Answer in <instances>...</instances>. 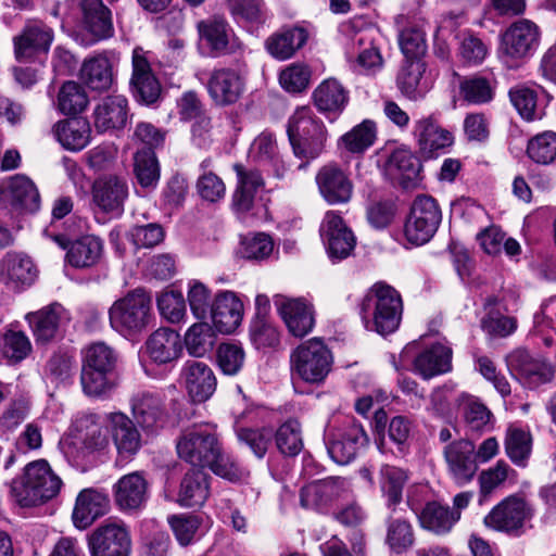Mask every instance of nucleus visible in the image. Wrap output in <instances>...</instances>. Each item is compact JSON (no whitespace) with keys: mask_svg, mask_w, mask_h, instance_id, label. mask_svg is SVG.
<instances>
[{"mask_svg":"<svg viewBox=\"0 0 556 556\" xmlns=\"http://www.w3.org/2000/svg\"><path fill=\"white\" fill-rule=\"evenodd\" d=\"M420 169L421 163L418 157L405 148L393 151L387 162L388 173L393 178L399 179L405 188L418 178Z\"/></svg>","mask_w":556,"mask_h":556,"instance_id":"36","label":"nucleus"},{"mask_svg":"<svg viewBox=\"0 0 556 556\" xmlns=\"http://www.w3.org/2000/svg\"><path fill=\"white\" fill-rule=\"evenodd\" d=\"M418 518L424 529L437 535H444L451 532L460 519V513L452 510L450 506L440 502L432 501L424 506Z\"/></svg>","mask_w":556,"mask_h":556,"instance_id":"30","label":"nucleus"},{"mask_svg":"<svg viewBox=\"0 0 556 556\" xmlns=\"http://www.w3.org/2000/svg\"><path fill=\"white\" fill-rule=\"evenodd\" d=\"M412 424L404 416H395L391 419L388 428V438L395 446L389 447L388 442L382 439L378 442V448L382 454L392 453L395 457H404L409 451Z\"/></svg>","mask_w":556,"mask_h":556,"instance_id":"42","label":"nucleus"},{"mask_svg":"<svg viewBox=\"0 0 556 556\" xmlns=\"http://www.w3.org/2000/svg\"><path fill=\"white\" fill-rule=\"evenodd\" d=\"M415 134L418 138L419 150L427 159L433 157L439 151L453 143V135L442 128L433 116L418 121Z\"/></svg>","mask_w":556,"mask_h":556,"instance_id":"26","label":"nucleus"},{"mask_svg":"<svg viewBox=\"0 0 556 556\" xmlns=\"http://www.w3.org/2000/svg\"><path fill=\"white\" fill-rule=\"evenodd\" d=\"M52 31L42 24H29L13 38L14 55L21 63L33 62L49 51Z\"/></svg>","mask_w":556,"mask_h":556,"instance_id":"17","label":"nucleus"},{"mask_svg":"<svg viewBox=\"0 0 556 556\" xmlns=\"http://www.w3.org/2000/svg\"><path fill=\"white\" fill-rule=\"evenodd\" d=\"M83 25L86 45H92L104 38V4L102 0H81Z\"/></svg>","mask_w":556,"mask_h":556,"instance_id":"41","label":"nucleus"},{"mask_svg":"<svg viewBox=\"0 0 556 556\" xmlns=\"http://www.w3.org/2000/svg\"><path fill=\"white\" fill-rule=\"evenodd\" d=\"M1 276L8 287L20 290L35 281L37 270L28 256L8 253L2 260Z\"/></svg>","mask_w":556,"mask_h":556,"instance_id":"28","label":"nucleus"},{"mask_svg":"<svg viewBox=\"0 0 556 556\" xmlns=\"http://www.w3.org/2000/svg\"><path fill=\"white\" fill-rule=\"evenodd\" d=\"M178 456L199 468H210L229 481L241 479V467L223 453L214 426L195 425L182 431L176 444Z\"/></svg>","mask_w":556,"mask_h":556,"instance_id":"1","label":"nucleus"},{"mask_svg":"<svg viewBox=\"0 0 556 556\" xmlns=\"http://www.w3.org/2000/svg\"><path fill=\"white\" fill-rule=\"evenodd\" d=\"M505 453L518 467H526L532 452V435L530 431L509 426L504 439Z\"/></svg>","mask_w":556,"mask_h":556,"instance_id":"38","label":"nucleus"},{"mask_svg":"<svg viewBox=\"0 0 556 556\" xmlns=\"http://www.w3.org/2000/svg\"><path fill=\"white\" fill-rule=\"evenodd\" d=\"M144 353L156 365H166L177 361L182 351L180 334L167 327L153 331L144 342Z\"/></svg>","mask_w":556,"mask_h":556,"instance_id":"20","label":"nucleus"},{"mask_svg":"<svg viewBox=\"0 0 556 556\" xmlns=\"http://www.w3.org/2000/svg\"><path fill=\"white\" fill-rule=\"evenodd\" d=\"M88 102L85 89L76 81H65L58 92V109L65 115L81 113Z\"/></svg>","mask_w":556,"mask_h":556,"instance_id":"46","label":"nucleus"},{"mask_svg":"<svg viewBox=\"0 0 556 556\" xmlns=\"http://www.w3.org/2000/svg\"><path fill=\"white\" fill-rule=\"evenodd\" d=\"M129 124L128 101L123 94L106 96V132L121 138Z\"/></svg>","mask_w":556,"mask_h":556,"instance_id":"45","label":"nucleus"},{"mask_svg":"<svg viewBox=\"0 0 556 556\" xmlns=\"http://www.w3.org/2000/svg\"><path fill=\"white\" fill-rule=\"evenodd\" d=\"M101 252V240L98 237L87 235L71 243L66 260L74 267H89L98 262Z\"/></svg>","mask_w":556,"mask_h":556,"instance_id":"40","label":"nucleus"},{"mask_svg":"<svg viewBox=\"0 0 556 556\" xmlns=\"http://www.w3.org/2000/svg\"><path fill=\"white\" fill-rule=\"evenodd\" d=\"M447 473L460 486L470 482L478 471L475 443L468 439H456L443 447Z\"/></svg>","mask_w":556,"mask_h":556,"instance_id":"12","label":"nucleus"},{"mask_svg":"<svg viewBox=\"0 0 556 556\" xmlns=\"http://www.w3.org/2000/svg\"><path fill=\"white\" fill-rule=\"evenodd\" d=\"M31 352V344L27 336L22 331L8 330L3 334L1 353L10 364H17L25 359Z\"/></svg>","mask_w":556,"mask_h":556,"instance_id":"54","label":"nucleus"},{"mask_svg":"<svg viewBox=\"0 0 556 556\" xmlns=\"http://www.w3.org/2000/svg\"><path fill=\"white\" fill-rule=\"evenodd\" d=\"M217 365L227 376H236L244 365L245 353L241 345L222 343L216 352Z\"/></svg>","mask_w":556,"mask_h":556,"instance_id":"57","label":"nucleus"},{"mask_svg":"<svg viewBox=\"0 0 556 556\" xmlns=\"http://www.w3.org/2000/svg\"><path fill=\"white\" fill-rule=\"evenodd\" d=\"M276 445L286 456H295L303 448L302 429L296 419H288L275 432Z\"/></svg>","mask_w":556,"mask_h":556,"instance_id":"49","label":"nucleus"},{"mask_svg":"<svg viewBox=\"0 0 556 556\" xmlns=\"http://www.w3.org/2000/svg\"><path fill=\"white\" fill-rule=\"evenodd\" d=\"M233 168L239 179L233 194V205L241 212H248L252 208L255 194L264 181L257 169H247L241 164H236Z\"/></svg>","mask_w":556,"mask_h":556,"instance_id":"35","label":"nucleus"},{"mask_svg":"<svg viewBox=\"0 0 556 556\" xmlns=\"http://www.w3.org/2000/svg\"><path fill=\"white\" fill-rule=\"evenodd\" d=\"M208 494V475L202 468H192L182 477L177 501L180 506L200 507L206 502Z\"/></svg>","mask_w":556,"mask_h":556,"instance_id":"31","label":"nucleus"},{"mask_svg":"<svg viewBox=\"0 0 556 556\" xmlns=\"http://www.w3.org/2000/svg\"><path fill=\"white\" fill-rule=\"evenodd\" d=\"M534 516L533 506L521 495L513 494L502 500L484 517L486 528L510 536L526 532V523Z\"/></svg>","mask_w":556,"mask_h":556,"instance_id":"6","label":"nucleus"},{"mask_svg":"<svg viewBox=\"0 0 556 556\" xmlns=\"http://www.w3.org/2000/svg\"><path fill=\"white\" fill-rule=\"evenodd\" d=\"M463 99L472 104H484L494 97V86L491 80L480 75L465 77L459 84Z\"/></svg>","mask_w":556,"mask_h":556,"instance_id":"48","label":"nucleus"},{"mask_svg":"<svg viewBox=\"0 0 556 556\" xmlns=\"http://www.w3.org/2000/svg\"><path fill=\"white\" fill-rule=\"evenodd\" d=\"M0 201L12 210L35 212L39 208L40 195L27 176L16 174L0 182Z\"/></svg>","mask_w":556,"mask_h":556,"instance_id":"16","label":"nucleus"},{"mask_svg":"<svg viewBox=\"0 0 556 556\" xmlns=\"http://www.w3.org/2000/svg\"><path fill=\"white\" fill-rule=\"evenodd\" d=\"M453 351L442 343H434L419 352L413 361V370L429 380L452 370Z\"/></svg>","mask_w":556,"mask_h":556,"instance_id":"24","label":"nucleus"},{"mask_svg":"<svg viewBox=\"0 0 556 556\" xmlns=\"http://www.w3.org/2000/svg\"><path fill=\"white\" fill-rule=\"evenodd\" d=\"M324 441L331 459L346 465L368 444L369 439L361 424L349 420L342 427L327 429Z\"/></svg>","mask_w":556,"mask_h":556,"instance_id":"8","label":"nucleus"},{"mask_svg":"<svg viewBox=\"0 0 556 556\" xmlns=\"http://www.w3.org/2000/svg\"><path fill=\"white\" fill-rule=\"evenodd\" d=\"M216 329L223 333L233 332L243 318V304L231 291L218 293L210 313Z\"/></svg>","mask_w":556,"mask_h":556,"instance_id":"23","label":"nucleus"},{"mask_svg":"<svg viewBox=\"0 0 556 556\" xmlns=\"http://www.w3.org/2000/svg\"><path fill=\"white\" fill-rule=\"evenodd\" d=\"M134 172L141 187L154 188L160 180V166L154 151H137L134 156Z\"/></svg>","mask_w":556,"mask_h":556,"instance_id":"47","label":"nucleus"},{"mask_svg":"<svg viewBox=\"0 0 556 556\" xmlns=\"http://www.w3.org/2000/svg\"><path fill=\"white\" fill-rule=\"evenodd\" d=\"M382 490L389 505H396L402 501L403 489L408 480V472L402 468L384 465L381 468Z\"/></svg>","mask_w":556,"mask_h":556,"instance_id":"52","label":"nucleus"},{"mask_svg":"<svg viewBox=\"0 0 556 556\" xmlns=\"http://www.w3.org/2000/svg\"><path fill=\"white\" fill-rule=\"evenodd\" d=\"M274 303L292 336L303 338L313 330L315 312L308 301L277 294L274 296Z\"/></svg>","mask_w":556,"mask_h":556,"instance_id":"13","label":"nucleus"},{"mask_svg":"<svg viewBox=\"0 0 556 556\" xmlns=\"http://www.w3.org/2000/svg\"><path fill=\"white\" fill-rule=\"evenodd\" d=\"M131 410L136 421L148 430L162 427L166 419L164 400L156 392L142 391L135 394Z\"/></svg>","mask_w":556,"mask_h":556,"instance_id":"22","label":"nucleus"},{"mask_svg":"<svg viewBox=\"0 0 556 556\" xmlns=\"http://www.w3.org/2000/svg\"><path fill=\"white\" fill-rule=\"evenodd\" d=\"M540 45V29L529 20L514 22L502 35L501 58L505 62L523 61L534 54Z\"/></svg>","mask_w":556,"mask_h":556,"instance_id":"10","label":"nucleus"},{"mask_svg":"<svg viewBox=\"0 0 556 556\" xmlns=\"http://www.w3.org/2000/svg\"><path fill=\"white\" fill-rule=\"evenodd\" d=\"M86 162L90 170L99 177L93 181L91 188V205L96 218L100 220L104 215V180L102 178L104 169V148L98 146L86 154Z\"/></svg>","mask_w":556,"mask_h":556,"instance_id":"43","label":"nucleus"},{"mask_svg":"<svg viewBox=\"0 0 556 556\" xmlns=\"http://www.w3.org/2000/svg\"><path fill=\"white\" fill-rule=\"evenodd\" d=\"M508 368L528 388H538L551 382L554 367L544 359L533 358L526 350H517L507 358Z\"/></svg>","mask_w":556,"mask_h":556,"instance_id":"14","label":"nucleus"},{"mask_svg":"<svg viewBox=\"0 0 556 556\" xmlns=\"http://www.w3.org/2000/svg\"><path fill=\"white\" fill-rule=\"evenodd\" d=\"M167 522L181 546L189 545L201 526V519L191 514L170 515Z\"/></svg>","mask_w":556,"mask_h":556,"instance_id":"60","label":"nucleus"},{"mask_svg":"<svg viewBox=\"0 0 556 556\" xmlns=\"http://www.w3.org/2000/svg\"><path fill=\"white\" fill-rule=\"evenodd\" d=\"M58 141L67 150L79 151L90 139V126L81 118L61 121L54 125Z\"/></svg>","mask_w":556,"mask_h":556,"instance_id":"37","label":"nucleus"},{"mask_svg":"<svg viewBox=\"0 0 556 556\" xmlns=\"http://www.w3.org/2000/svg\"><path fill=\"white\" fill-rule=\"evenodd\" d=\"M441 220L442 213L437 201L430 195H418L405 224V236L412 243L425 244L437 232Z\"/></svg>","mask_w":556,"mask_h":556,"instance_id":"9","label":"nucleus"},{"mask_svg":"<svg viewBox=\"0 0 556 556\" xmlns=\"http://www.w3.org/2000/svg\"><path fill=\"white\" fill-rule=\"evenodd\" d=\"M110 421L112 425V437L118 455L123 460H127L139 450L140 434L134 422L124 414H112Z\"/></svg>","mask_w":556,"mask_h":556,"instance_id":"33","label":"nucleus"},{"mask_svg":"<svg viewBox=\"0 0 556 556\" xmlns=\"http://www.w3.org/2000/svg\"><path fill=\"white\" fill-rule=\"evenodd\" d=\"M113 497L121 510H138L148 500V482L139 472L125 475L113 485Z\"/></svg>","mask_w":556,"mask_h":556,"instance_id":"21","label":"nucleus"},{"mask_svg":"<svg viewBox=\"0 0 556 556\" xmlns=\"http://www.w3.org/2000/svg\"><path fill=\"white\" fill-rule=\"evenodd\" d=\"M104 515V494L89 488L80 491L72 513V521L78 530H86Z\"/></svg>","mask_w":556,"mask_h":556,"instance_id":"29","label":"nucleus"},{"mask_svg":"<svg viewBox=\"0 0 556 556\" xmlns=\"http://www.w3.org/2000/svg\"><path fill=\"white\" fill-rule=\"evenodd\" d=\"M291 369L303 381L320 383L331 370L332 354L318 338L300 344L291 354Z\"/></svg>","mask_w":556,"mask_h":556,"instance_id":"7","label":"nucleus"},{"mask_svg":"<svg viewBox=\"0 0 556 556\" xmlns=\"http://www.w3.org/2000/svg\"><path fill=\"white\" fill-rule=\"evenodd\" d=\"M488 54L486 45L470 31H464L458 36V55L469 65H478Z\"/></svg>","mask_w":556,"mask_h":556,"instance_id":"58","label":"nucleus"},{"mask_svg":"<svg viewBox=\"0 0 556 556\" xmlns=\"http://www.w3.org/2000/svg\"><path fill=\"white\" fill-rule=\"evenodd\" d=\"M160 314L172 324H177L186 317V301L181 292L166 291L156 299Z\"/></svg>","mask_w":556,"mask_h":556,"instance_id":"59","label":"nucleus"},{"mask_svg":"<svg viewBox=\"0 0 556 556\" xmlns=\"http://www.w3.org/2000/svg\"><path fill=\"white\" fill-rule=\"evenodd\" d=\"M316 184L329 204L346 203L352 197L353 184L337 164L324 165L316 175Z\"/></svg>","mask_w":556,"mask_h":556,"instance_id":"18","label":"nucleus"},{"mask_svg":"<svg viewBox=\"0 0 556 556\" xmlns=\"http://www.w3.org/2000/svg\"><path fill=\"white\" fill-rule=\"evenodd\" d=\"M131 539L129 530L122 521L106 520V556H129Z\"/></svg>","mask_w":556,"mask_h":556,"instance_id":"50","label":"nucleus"},{"mask_svg":"<svg viewBox=\"0 0 556 556\" xmlns=\"http://www.w3.org/2000/svg\"><path fill=\"white\" fill-rule=\"evenodd\" d=\"M152 298L138 288L117 300L109 311L112 329L125 338L140 333L150 323Z\"/></svg>","mask_w":556,"mask_h":556,"instance_id":"5","label":"nucleus"},{"mask_svg":"<svg viewBox=\"0 0 556 556\" xmlns=\"http://www.w3.org/2000/svg\"><path fill=\"white\" fill-rule=\"evenodd\" d=\"M415 535L412 525L404 519H392L388 525L386 543L395 553L401 554L412 547Z\"/></svg>","mask_w":556,"mask_h":556,"instance_id":"55","label":"nucleus"},{"mask_svg":"<svg viewBox=\"0 0 556 556\" xmlns=\"http://www.w3.org/2000/svg\"><path fill=\"white\" fill-rule=\"evenodd\" d=\"M527 153L535 163H552L556 159V132L545 131L536 135L529 141Z\"/></svg>","mask_w":556,"mask_h":556,"instance_id":"56","label":"nucleus"},{"mask_svg":"<svg viewBox=\"0 0 556 556\" xmlns=\"http://www.w3.org/2000/svg\"><path fill=\"white\" fill-rule=\"evenodd\" d=\"M308 33L301 26L282 27L265 40L266 51L276 60L292 58L307 41Z\"/></svg>","mask_w":556,"mask_h":556,"instance_id":"25","label":"nucleus"},{"mask_svg":"<svg viewBox=\"0 0 556 556\" xmlns=\"http://www.w3.org/2000/svg\"><path fill=\"white\" fill-rule=\"evenodd\" d=\"M63 312L62 305L54 303L28 314L27 318L37 341L48 342L55 337Z\"/></svg>","mask_w":556,"mask_h":556,"instance_id":"39","label":"nucleus"},{"mask_svg":"<svg viewBox=\"0 0 556 556\" xmlns=\"http://www.w3.org/2000/svg\"><path fill=\"white\" fill-rule=\"evenodd\" d=\"M320 236L332 260L346 258L355 247V237L343 218L333 211L326 213L320 226Z\"/></svg>","mask_w":556,"mask_h":556,"instance_id":"15","label":"nucleus"},{"mask_svg":"<svg viewBox=\"0 0 556 556\" xmlns=\"http://www.w3.org/2000/svg\"><path fill=\"white\" fill-rule=\"evenodd\" d=\"M188 303L191 313L197 319H206L213 305L211 291L200 281L190 282L188 290Z\"/></svg>","mask_w":556,"mask_h":556,"instance_id":"63","label":"nucleus"},{"mask_svg":"<svg viewBox=\"0 0 556 556\" xmlns=\"http://www.w3.org/2000/svg\"><path fill=\"white\" fill-rule=\"evenodd\" d=\"M236 434L240 443L247 445L257 457L263 458L271 444L274 433L269 428L236 427Z\"/></svg>","mask_w":556,"mask_h":556,"instance_id":"51","label":"nucleus"},{"mask_svg":"<svg viewBox=\"0 0 556 556\" xmlns=\"http://www.w3.org/2000/svg\"><path fill=\"white\" fill-rule=\"evenodd\" d=\"M345 491L344 479L328 478L302 488L300 502L305 508L319 509L340 498Z\"/></svg>","mask_w":556,"mask_h":556,"instance_id":"27","label":"nucleus"},{"mask_svg":"<svg viewBox=\"0 0 556 556\" xmlns=\"http://www.w3.org/2000/svg\"><path fill=\"white\" fill-rule=\"evenodd\" d=\"M181 377L189 396L195 403L207 401L216 390L215 374L204 362L187 361L184 364Z\"/></svg>","mask_w":556,"mask_h":556,"instance_id":"19","label":"nucleus"},{"mask_svg":"<svg viewBox=\"0 0 556 556\" xmlns=\"http://www.w3.org/2000/svg\"><path fill=\"white\" fill-rule=\"evenodd\" d=\"M402 313L400 292L383 281L372 285L359 303V315L365 328L382 336L399 328Z\"/></svg>","mask_w":556,"mask_h":556,"instance_id":"2","label":"nucleus"},{"mask_svg":"<svg viewBox=\"0 0 556 556\" xmlns=\"http://www.w3.org/2000/svg\"><path fill=\"white\" fill-rule=\"evenodd\" d=\"M62 480L55 475L49 463L38 459L29 463L21 480L12 483V492L22 506H35L56 496Z\"/></svg>","mask_w":556,"mask_h":556,"instance_id":"3","label":"nucleus"},{"mask_svg":"<svg viewBox=\"0 0 556 556\" xmlns=\"http://www.w3.org/2000/svg\"><path fill=\"white\" fill-rule=\"evenodd\" d=\"M424 73V64L409 62L397 75V86L401 92L410 100L421 99L425 90L420 88V80Z\"/></svg>","mask_w":556,"mask_h":556,"instance_id":"53","label":"nucleus"},{"mask_svg":"<svg viewBox=\"0 0 556 556\" xmlns=\"http://www.w3.org/2000/svg\"><path fill=\"white\" fill-rule=\"evenodd\" d=\"M375 124L371 121H364L342 137L345 148L353 153L363 152L369 148L375 140Z\"/></svg>","mask_w":556,"mask_h":556,"instance_id":"62","label":"nucleus"},{"mask_svg":"<svg viewBox=\"0 0 556 556\" xmlns=\"http://www.w3.org/2000/svg\"><path fill=\"white\" fill-rule=\"evenodd\" d=\"M198 30L201 40L205 42L212 55L219 56L232 52L229 41L231 28L224 18L215 16L201 21L198 24Z\"/></svg>","mask_w":556,"mask_h":556,"instance_id":"32","label":"nucleus"},{"mask_svg":"<svg viewBox=\"0 0 556 556\" xmlns=\"http://www.w3.org/2000/svg\"><path fill=\"white\" fill-rule=\"evenodd\" d=\"M481 327L492 338H506L517 329V320L513 316H504L493 309L481 319Z\"/></svg>","mask_w":556,"mask_h":556,"instance_id":"64","label":"nucleus"},{"mask_svg":"<svg viewBox=\"0 0 556 556\" xmlns=\"http://www.w3.org/2000/svg\"><path fill=\"white\" fill-rule=\"evenodd\" d=\"M206 90L212 102L219 108L236 104L245 92L247 77L239 67H214L207 74Z\"/></svg>","mask_w":556,"mask_h":556,"instance_id":"11","label":"nucleus"},{"mask_svg":"<svg viewBox=\"0 0 556 556\" xmlns=\"http://www.w3.org/2000/svg\"><path fill=\"white\" fill-rule=\"evenodd\" d=\"M287 132L295 156L314 160L324 151L327 130L311 109L299 108L289 118Z\"/></svg>","mask_w":556,"mask_h":556,"instance_id":"4","label":"nucleus"},{"mask_svg":"<svg viewBox=\"0 0 556 556\" xmlns=\"http://www.w3.org/2000/svg\"><path fill=\"white\" fill-rule=\"evenodd\" d=\"M313 99L320 112L337 115L348 104L349 93L337 79L329 78L315 89Z\"/></svg>","mask_w":556,"mask_h":556,"instance_id":"34","label":"nucleus"},{"mask_svg":"<svg viewBox=\"0 0 556 556\" xmlns=\"http://www.w3.org/2000/svg\"><path fill=\"white\" fill-rule=\"evenodd\" d=\"M311 74V70L307 65L293 63L280 73L279 83L288 92H302L308 87Z\"/></svg>","mask_w":556,"mask_h":556,"instance_id":"61","label":"nucleus"},{"mask_svg":"<svg viewBox=\"0 0 556 556\" xmlns=\"http://www.w3.org/2000/svg\"><path fill=\"white\" fill-rule=\"evenodd\" d=\"M216 336L212 326L205 321L193 324L185 333L187 352L193 357H203L215 345Z\"/></svg>","mask_w":556,"mask_h":556,"instance_id":"44","label":"nucleus"}]
</instances>
